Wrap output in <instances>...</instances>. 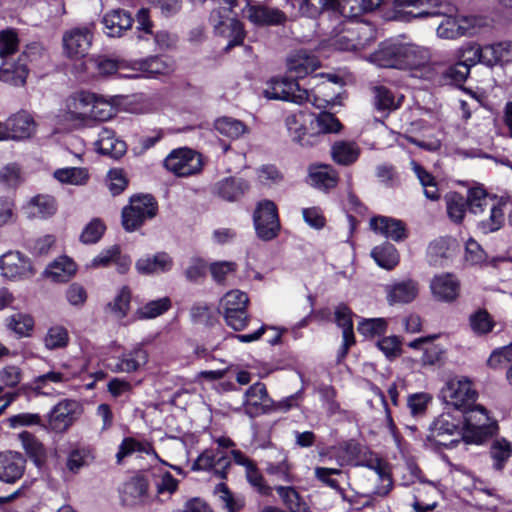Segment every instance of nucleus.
I'll list each match as a JSON object with an SVG mask.
<instances>
[{"label": "nucleus", "instance_id": "nucleus-1", "mask_svg": "<svg viewBox=\"0 0 512 512\" xmlns=\"http://www.w3.org/2000/svg\"><path fill=\"white\" fill-rule=\"evenodd\" d=\"M466 202L469 210L475 215H481L485 210L489 211V216L478 223V227L483 233L500 229L504 222L503 204L489 195L483 187L476 186L469 189Z\"/></svg>", "mask_w": 512, "mask_h": 512}, {"label": "nucleus", "instance_id": "nucleus-2", "mask_svg": "<svg viewBox=\"0 0 512 512\" xmlns=\"http://www.w3.org/2000/svg\"><path fill=\"white\" fill-rule=\"evenodd\" d=\"M370 59L385 68L406 69L420 64L418 47L403 43H382Z\"/></svg>", "mask_w": 512, "mask_h": 512}, {"label": "nucleus", "instance_id": "nucleus-3", "mask_svg": "<svg viewBox=\"0 0 512 512\" xmlns=\"http://www.w3.org/2000/svg\"><path fill=\"white\" fill-rule=\"evenodd\" d=\"M94 93L80 91L70 95L57 114V123L72 130L90 128V106Z\"/></svg>", "mask_w": 512, "mask_h": 512}, {"label": "nucleus", "instance_id": "nucleus-4", "mask_svg": "<svg viewBox=\"0 0 512 512\" xmlns=\"http://www.w3.org/2000/svg\"><path fill=\"white\" fill-rule=\"evenodd\" d=\"M249 297L238 289L228 291L219 304V311L223 315L227 326L234 331H242L249 323L248 314Z\"/></svg>", "mask_w": 512, "mask_h": 512}, {"label": "nucleus", "instance_id": "nucleus-5", "mask_svg": "<svg viewBox=\"0 0 512 512\" xmlns=\"http://www.w3.org/2000/svg\"><path fill=\"white\" fill-rule=\"evenodd\" d=\"M158 205L151 195H138L130 199L129 206L122 209V225L127 232H133L141 227L145 221L154 218Z\"/></svg>", "mask_w": 512, "mask_h": 512}, {"label": "nucleus", "instance_id": "nucleus-6", "mask_svg": "<svg viewBox=\"0 0 512 512\" xmlns=\"http://www.w3.org/2000/svg\"><path fill=\"white\" fill-rule=\"evenodd\" d=\"M464 418L463 439L469 443H482L494 431L486 409L475 402L467 410H460Z\"/></svg>", "mask_w": 512, "mask_h": 512}, {"label": "nucleus", "instance_id": "nucleus-7", "mask_svg": "<svg viewBox=\"0 0 512 512\" xmlns=\"http://www.w3.org/2000/svg\"><path fill=\"white\" fill-rule=\"evenodd\" d=\"M463 439L459 421L450 413H442L430 426L427 440L437 446L452 448Z\"/></svg>", "mask_w": 512, "mask_h": 512}, {"label": "nucleus", "instance_id": "nucleus-8", "mask_svg": "<svg viewBox=\"0 0 512 512\" xmlns=\"http://www.w3.org/2000/svg\"><path fill=\"white\" fill-rule=\"evenodd\" d=\"M263 94L267 99L302 104L309 99V92L300 87L296 79L273 78L267 82Z\"/></svg>", "mask_w": 512, "mask_h": 512}, {"label": "nucleus", "instance_id": "nucleus-9", "mask_svg": "<svg viewBox=\"0 0 512 512\" xmlns=\"http://www.w3.org/2000/svg\"><path fill=\"white\" fill-rule=\"evenodd\" d=\"M93 31L90 26H77L62 35L63 54L72 60L84 58L92 45Z\"/></svg>", "mask_w": 512, "mask_h": 512}, {"label": "nucleus", "instance_id": "nucleus-10", "mask_svg": "<svg viewBox=\"0 0 512 512\" xmlns=\"http://www.w3.org/2000/svg\"><path fill=\"white\" fill-rule=\"evenodd\" d=\"M253 221L256 234L260 239L270 241L277 237L280 221L274 202L270 200L259 202L254 211Z\"/></svg>", "mask_w": 512, "mask_h": 512}, {"label": "nucleus", "instance_id": "nucleus-11", "mask_svg": "<svg viewBox=\"0 0 512 512\" xmlns=\"http://www.w3.org/2000/svg\"><path fill=\"white\" fill-rule=\"evenodd\" d=\"M165 168L178 177L195 175L202 170L201 156L192 149L178 148L164 160Z\"/></svg>", "mask_w": 512, "mask_h": 512}, {"label": "nucleus", "instance_id": "nucleus-12", "mask_svg": "<svg viewBox=\"0 0 512 512\" xmlns=\"http://www.w3.org/2000/svg\"><path fill=\"white\" fill-rule=\"evenodd\" d=\"M444 402L456 410H467L476 401V391L467 379H451L441 390Z\"/></svg>", "mask_w": 512, "mask_h": 512}, {"label": "nucleus", "instance_id": "nucleus-13", "mask_svg": "<svg viewBox=\"0 0 512 512\" xmlns=\"http://www.w3.org/2000/svg\"><path fill=\"white\" fill-rule=\"evenodd\" d=\"M244 1L246 5L242 9V15L256 26L284 25L288 20L287 15L279 8L254 4L251 0Z\"/></svg>", "mask_w": 512, "mask_h": 512}, {"label": "nucleus", "instance_id": "nucleus-14", "mask_svg": "<svg viewBox=\"0 0 512 512\" xmlns=\"http://www.w3.org/2000/svg\"><path fill=\"white\" fill-rule=\"evenodd\" d=\"M210 21L213 24L215 34L229 39L226 50L243 44L246 31L244 24L240 20L229 18L227 21H224L221 10L215 9L210 14Z\"/></svg>", "mask_w": 512, "mask_h": 512}, {"label": "nucleus", "instance_id": "nucleus-15", "mask_svg": "<svg viewBox=\"0 0 512 512\" xmlns=\"http://www.w3.org/2000/svg\"><path fill=\"white\" fill-rule=\"evenodd\" d=\"M81 412V406L76 400H61L48 415L49 427L58 433L65 432L76 421Z\"/></svg>", "mask_w": 512, "mask_h": 512}, {"label": "nucleus", "instance_id": "nucleus-16", "mask_svg": "<svg viewBox=\"0 0 512 512\" xmlns=\"http://www.w3.org/2000/svg\"><path fill=\"white\" fill-rule=\"evenodd\" d=\"M1 275L10 280H21L34 274L29 258L19 251H9L0 257Z\"/></svg>", "mask_w": 512, "mask_h": 512}, {"label": "nucleus", "instance_id": "nucleus-17", "mask_svg": "<svg viewBox=\"0 0 512 512\" xmlns=\"http://www.w3.org/2000/svg\"><path fill=\"white\" fill-rule=\"evenodd\" d=\"M5 140H25L30 138L36 130V123L26 111H19L2 123Z\"/></svg>", "mask_w": 512, "mask_h": 512}, {"label": "nucleus", "instance_id": "nucleus-18", "mask_svg": "<svg viewBox=\"0 0 512 512\" xmlns=\"http://www.w3.org/2000/svg\"><path fill=\"white\" fill-rule=\"evenodd\" d=\"M312 114L298 111L291 113L285 118V126L292 138V140L301 146H313L315 141L312 138L310 126L306 127L309 123Z\"/></svg>", "mask_w": 512, "mask_h": 512}, {"label": "nucleus", "instance_id": "nucleus-19", "mask_svg": "<svg viewBox=\"0 0 512 512\" xmlns=\"http://www.w3.org/2000/svg\"><path fill=\"white\" fill-rule=\"evenodd\" d=\"M454 11L455 7L445 5L444 9L420 11L414 15V18L442 15L443 19L437 27V35L444 39H454L460 37L461 32L465 30V28L458 26L457 18L453 17Z\"/></svg>", "mask_w": 512, "mask_h": 512}, {"label": "nucleus", "instance_id": "nucleus-20", "mask_svg": "<svg viewBox=\"0 0 512 512\" xmlns=\"http://www.w3.org/2000/svg\"><path fill=\"white\" fill-rule=\"evenodd\" d=\"M386 299L389 305L408 304L419 294V283L414 279H404L385 286Z\"/></svg>", "mask_w": 512, "mask_h": 512}, {"label": "nucleus", "instance_id": "nucleus-21", "mask_svg": "<svg viewBox=\"0 0 512 512\" xmlns=\"http://www.w3.org/2000/svg\"><path fill=\"white\" fill-rule=\"evenodd\" d=\"M320 67V60L311 51L300 49L287 58V71L295 78H304Z\"/></svg>", "mask_w": 512, "mask_h": 512}, {"label": "nucleus", "instance_id": "nucleus-22", "mask_svg": "<svg viewBox=\"0 0 512 512\" xmlns=\"http://www.w3.org/2000/svg\"><path fill=\"white\" fill-rule=\"evenodd\" d=\"M24 469L25 459L20 453L0 454V481L14 483L22 477Z\"/></svg>", "mask_w": 512, "mask_h": 512}, {"label": "nucleus", "instance_id": "nucleus-23", "mask_svg": "<svg viewBox=\"0 0 512 512\" xmlns=\"http://www.w3.org/2000/svg\"><path fill=\"white\" fill-rule=\"evenodd\" d=\"M250 188L249 183L243 178L227 177L218 181L213 188V193L226 201H237Z\"/></svg>", "mask_w": 512, "mask_h": 512}, {"label": "nucleus", "instance_id": "nucleus-24", "mask_svg": "<svg viewBox=\"0 0 512 512\" xmlns=\"http://www.w3.org/2000/svg\"><path fill=\"white\" fill-rule=\"evenodd\" d=\"M430 288L438 300L451 302L458 297L460 284L452 274H441L431 280Z\"/></svg>", "mask_w": 512, "mask_h": 512}, {"label": "nucleus", "instance_id": "nucleus-25", "mask_svg": "<svg viewBox=\"0 0 512 512\" xmlns=\"http://www.w3.org/2000/svg\"><path fill=\"white\" fill-rule=\"evenodd\" d=\"M268 401V392L265 384L256 382L244 394L243 408L250 417L260 415Z\"/></svg>", "mask_w": 512, "mask_h": 512}, {"label": "nucleus", "instance_id": "nucleus-26", "mask_svg": "<svg viewBox=\"0 0 512 512\" xmlns=\"http://www.w3.org/2000/svg\"><path fill=\"white\" fill-rule=\"evenodd\" d=\"M370 226L376 233L393 241H401L407 237L405 225L398 219L378 216L371 219Z\"/></svg>", "mask_w": 512, "mask_h": 512}, {"label": "nucleus", "instance_id": "nucleus-27", "mask_svg": "<svg viewBox=\"0 0 512 512\" xmlns=\"http://www.w3.org/2000/svg\"><path fill=\"white\" fill-rule=\"evenodd\" d=\"M148 352L137 345L131 351L123 353L112 368L113 372L132 373L138 371L148 362Z\"/></svg>", "mask_w": 512, "mask_h": 512}, {"label": "nucleus", "instance_id": "nucleus-28", "mask_svg": "<svg viewBox=\"0 0 512 512\" xmlns=\"http://www.w3.org/2000/svg\"><path fill=\"white\" fill-rule=\"evenodd\" d=\"M95 146L98 152L113 158H119L126 152L125 142L116 138L114 131L107 127L99 132Z\"/></svg>", "mask_w": 512, "mask_h": 512}, {"label": "nucleus", "instance_id": "nucleus-29", "mask_svg": "<svg viewBox=\"0 0 512 512\" xmlns=\"http://www.w3.org/2000/svg\"><path fill=\"white\" fill-rule=\"evenodd\" d=\"M102 22L109 37H120L132 27L133 19L125 10H113L105 14Z\"/></svg>", "mask_w": 512, "mask_h": 512}, {"label": "nucleus", "instance_id": "nucleus-30", "mask_svg": "<svg viewBox=\"0 0 512 512\" xmlns=\"http://www.w3.org/2000/svg\"><path fill=\"white\" fill-rule=\"evenodd\" d=\"M310 130L312 138L317 143L318 139L326 133H337L341 130L342 125L339 120L329 112H321L319 115L312 114L310 121Z\"/></svg>", "mask_w": 512, "mask_h": 512}, {"label": "nucleus", "instance_id": "nucleus-31", "mask_svg": "<svg viewBox=\"0 0 512 512\" xmlns=\"http://www.w3.org/2000/svg\"><path fill=\"white\" fill-rule=\"evenodd\" d=\"M71 378V375L67 372L51 370L45 374L35 377L31 382L29 389L35 395L49 396L52 395V390L49 388L50 383H66L70 381Z\"/></svg>", "mask_w": 512, "mask_h": 512}, {"label": "nucleus", "instance_id": "nucleus-32", "mask_svg": "<svg viewBox=\"0 0 512 512\" xmlns=\"http://www.w3.org/2000/svg\"><path fill=\"white\" fill-rule=\"evenodd\" d=\"M171 267L172 259L163 252L142 257L135 264L136 270L144 275L163 273L169 271Z\"/></svg>", "mask_w": 512, "mask_h": 512}, {"label": "nucleus", "instance_id": "nucleus-33", "mask_svg": "<svg viewBox=\"0 0 512 512\" xmlns=\"http://www.w3.org/2000/svg\"><path fill=\"white\" fill-rule=\"evenodd\" d=\"M361 453L360 445L351 440L335 447L329 448L327 457L335 459L339 466L355 465Z\"/></svg>", "mask_w": 512, "mask_h": 512}, {"label": "nucleus", "instance_id": "nucleus-34", "mask_svg": "<svg viewBox=\"0 0 512 512\" xmlns=\"http://www.w3.org/2000/svg\"><path fill=\"white\" fill-rule=\"evenodd\" d=\"M454 241L440 237L432 241L427 248V261L432 266H444L452 256Z\"/></svg>", "mask_w": 512, "mask_h": 512}, {"label": "nucleus", "instance_id": "nucleus-35", "mask_svg": "<svg viewBox=\"0 0 512 512\" xmlns=\"http://www.w3.org/2000/svg\"><path fill=\"white\" fill-rule=\"evenodd\" d=\"M309 179L314 187L329 190L337 185L338 175L330 165L321 164L310 167Z\"/></svg>", "mask_w": 512, "mask_h": 512}, {"label": "nucleus", "instance_id": "nucleus-36", "mask_svg": "<svg viewBox=\"0 0 512 512\" xmlns=\"http://www.w3.org/2000/svg\"><path fill=\"white\" fill-rule=\"evenodd\" d=\"M76 272V264L67 256L57 258L45 270V275L51 281L64 283L71 279Z\"/></svg>", "mask_w": 512, "mask_h": 512}, {"label": "nucleus", "instance_id": "nucleus-37", "mask_svg": "<svg viewBox=\"0 0 512 512\" xmlns=\"http://www.w3.org/2000/svg\"><path fill=\"white\" fill-rule=\"evenodd\" d=\"M26 53L18 58V61L9 67L0 68V80L13 86H23L28 76V68L26 66Z\"/></svg>", "mask_w": 512, "mask_h": 512}, {"label": "nucleus", "instance_id": "nucleus-38", "mask_svg": "<svg viewBox=\"0 0 512 512\" xmlns=\"http://www.w3.org/2000/svg\"><path fill=\"white\" fill-rule=\"evenodd\" d=\"M352 34L356 35L351 39H348L346 44H343L345 36L339 37L340 48L344 50H361L365 49L370 42L375 40V32L370 25L361 24L357 28L353 29Z\"/></svg>", "mask_w": 512, "mask_h": 512}, {"label": "nucleus", "instance_id": "nucleus-39", "mask_svg": "<svg viewBox=\"0 0 512 512\" xmlns=\"http://www.w3.org/2000/svg\"><path fill=\"white\" fill-rule=\"evenodd\" d=\"M360 152V147L355 142L349 141H337L331 148L333 161L344 166H348L356 162Z\"/></svg>", "mask_w": 512, "mask_h": 512}, {"label": "nucleus", "instance_id": "nucleus-40", "mask_svg": "<svg viewBox=\"0 0 512 512\" xmlns=\"http://www.w3.org/2000/svg\"><path fill=\"white\" fill-rule=\"evenodd\" d=\"M337 324L343 329V345L341 355L344 357L351 345L355 343L351 310L345 305H339L335 311Z\"/></svg>", "mask_w": 512, "mask_h": 512}, {"label": "nucleus", "instance_id": "nucleus-41", "mask_svg": "<svg viewBox=\"0 0 512 512\" xmlns=\"http://www.w3.org/2000/svg\"><path fill=\"white\" fill-rule=\"evenodd\" d=\"M276 492L290 512H312L310 506L292 486H276Z\"/></svg>", "mask_w": 512, "mask_h": 512}, {"label": "nucleus", "instance_id": "nucleus-42", "mask_svg": "<svg viewBox=\"0 0 512 512\" xmlns=\"http://www.w3.org/2000/svg\"><path fill=\"white\" fill-rule=\"evenodd\" d=\"M56 211L55 199L49 195H37L27 205V214L30 218H46Z\"/></svg>", "mask_w": 512, "mask_h": 512}, {"label": "nucleus", "instance_id": "nucleus-43", "mask_svg": "<svg viewBox=\"0 0 512 512\" xmlns=\"http://www.w3.org/2000/svg\"><path fill=\"white\" fill-rule=\"evenodd\" d=\"M115 106L107 99L94 94L93 104L90 106V127H93L97 122H104L110 120L116 114Z\"/></svg>", "mask_w": 512, "mask_h": 512}, {"label": "nucleus", "instance_id": "nucleus-44", "mask_svg": "<svg viewBox=\"0 0 512 512\" xmlns=\"http://www.w3.org/2000/svg\"><path fill=\"white\" fill-rule=\"evenodd\" d=\"M411 168L423 187L425 197L432 201L438 200L440 192L435 177L416 161H411Z\"/></svg>", "mask_w": 512, "mask_h": 512}, {"label": "nucleus", "instance_id": "nucleus-45", "mask_svg": "<svg viewBox=\"0 0 512 512\" xmlns=\"http://www.w3.org/2000/svg\"><path fill=\"white\" fill-rule=\"evenodd\" d=\"M372 91L374 94L375 107L381 111L396 110L403 99L402 95L396 97L395 94L385 86H375Z\"/></svg>", "mask_w": 512, "mask_h": 512}, {"label": "nucleus", "instance_id": "nucleus-46", "mask_svg": "<svg viewBox=\"0 0 512 512\" xmlns=\"http://www.w3.org/2000/svg\"><path fill=\"white\" fill-rule=\"evenodd\" d=\"M371 256L380 267L387 270L393 269L399 262V254L390 243L374 247Z\"/></svg>", "mask_w": 512, "mask_h": 512}, {"label": "nucleus", "instance_id": "nucleus-47", "mask_svg": "<svg viewBox=\"0 0 512 512\" xmlns=\"http://www.w3.org/2000/svg\"><path fill=\"white\" fill-rule=\"evenodd\" d=\"M19 439L26 453L37 466H40L45 459V448L43 444L31 433L23 431L19 434Z\"/></svg>", "mask_w": 512, "mask_h": 512}, {"label": "nucleus", "instance_id": "nucleus-48", "mask_svg": "<svg viewBox=\"0 0 512 512\" xmlns=\"http://www.w3.org/2000/svg\"><path fill=\"white\" fill-rule=\"evenodd\" d=\"M338 4V0H300L299 12L302 16L316 18L325 10L336 9Z\"/></svg>", "mask_w": 512, "mask_h": 512}, {"label": "nucleus", "instance_id": "nucleus-49", "mask_svg": "<svg viewBox=\"0 0 512 512\" xmlns=\"http://www.w3.org/2000/svg\"><path fill=\"white\" fill-rule=\"evenodd\" d=\"M134 452L153 454L156 458H158V455L156 454L155 450L153 449V446L150 443L140 442L135 440L134 438L128 437L125 438L119 446V451L116 454L118 463H120L123 458L131 455Z\"/></svg>", "mask_w": 512, "mask_h": 512}, {"label": "nucleus", "instance_id": "nucleus-50", "mask_svg": "<svg viewBox=\"0 0 512 512\" xmlns=\"http://www.w3.org/2000/svg\"><path fill=\"white\" fill-rule=\"evenodd\" d=\"M333 476H338L341 480L348 479L346 473L340 469L325 467L315 468V477L325 485L338 491L342 495V498L346 499V496L340 487V480L337 478H333Z\"/></svg>", "mask_w": 512, "mask_h": 512}, {"label": "nucleus", "instance_id": "nucleus-51", "mask_svg": "<svg viewBox=\"0 0 512 512\" xmlns=\"http://www.w3.org/2000/svg\"><path fill=\"white\" fill-rule=\"evenodd\" d=\"M215 129L222 135L236 139L246 131V125L240 120L231 117H221L215 121Z\"/></svg>", "mask_w": 512, "mask_h": 512}, {"label": "nucleus", "instance_id": "nucleus-52", "mask_svg": "<svg viewBox=\"0 0 512 512\" xmlns=\"http://www.w3.org/2000/svg\"><path fill=\"white\" fill-rule=\"evenodd\" d=\"M54 177L61 183L83 185L88 181L89 173L85 168L69 167L56 170Z\"/></svg>", "mask_w": 512, "mask_h": 512}, {"label": "nucleus", "instance_id": "nucleus-53", "mask_svg": "<svg viewBox=\"0 0 512 512\" xmlns=\"http://www.w3.org/2000/svg\"><path fill=\"white\" fill-rule=\"evenodd\" d=\"M215 494L218 496L224 509L227 512H239L245 505L244 498L234 495L226 484L220 483L215 488Z\"/></svg>", "mask_w": 512, "mask_h": 512}, {"label": "nucleus", "instance_id": "nucleus-54", "mask_svg": "<svg viewBox=\"0 0 512 512\" xmlns=\"http://www.w3.org/2000/svg\"><path fill=\"white\" fill-rule=\"evenodd\" d=\"M171 307V301L168 297L150 301L140 307L137 312L138 319H152L165 313Z\"/></svg>", "mask_w": 512, "mask_h": 512}, {"label": "nucleus", "instance_id": "nucleus-55", "mask_svg": "<svg viewBox=\"0 0 512 512\" xmlns=\"http://www.w3.org/2000/svg\"><path fill=\"white\" fill-rule=\"evenodd\" d=\"M469 323L472 331L477 335H486L491 332L495 326L491 315L485 309H479L471 314Z\"/></svg>", "mask_w": 512, "mask_h": 512}, {"label": "nucleus", "instance_id": "nucleus-56", "mask_svg": "<svg viewBox=\"0 0 512 512\" xmlns=\"http://www.w3.org/2000/svg\"><path fill=\"white\" fill-rule=\"evenodd\" d=\"M7 327L20 337L30 335L34 327V320L30 315L16 313L7 318Z\"/></svg>", "mask_w": 512, "mask_h": 512}, {"label": "nucleus", "instance_id": "nucleus-57", "mask_svg": "<svg viewBox=\"0 0 512 512\" xmlns=\"http://www.w3.org/2000/svg\"><path fill=\"white\" fill-rule=\"evenodd\" d=\"M92 459L93 457L88 448L76 447L69 452L66 467L70 472L77 473L81 468L87 466Z\"/></svg>", "mask_w": 512, "mask_h": 512}, {"label": "nucleus", "instance_id": "nucleus-58", "mask_svg": "<svg viewBox=\"0 0 512 512\" xmlns=\"http://www.w3.org/2000/svg\"><path fill=\"white\" fill-rule=\"evenodd\" d=\"M266 473L287 483L294 482V476L291 473V466L284 454H280V459L278 461L267 462Z\"/></svg>", "mask_w": 512, "mask_h": 512}, {"label": "nucleus", "instance_id": "nucleus-59", "mask_svg": "<svg viewBox=\"0 0 512 512\" xmlns=\"http://www.w3.org/2000/svg\"><path fill=\"white\" fill-rule=\"evenodd\" d=\"M466 199L459 193H451L446 196V207L449 218L459 223L463 220L466 207H467Z\"/></svg>", "mask_w": 512, "mask_h": 512}, {"label": "nucleus", "instance_id": "nucleus-60", "mask_svg": "<svg viewBox=\"0 0 512 512\" xmlns=\"http://www.w3.org/2000/svg\"><path fill=\"white\" fill-rule=\"evenodd\" d=\"M490 454L494 461V467L501 470L512 454L511 444L505 439H496L490 447Z\"/></svg>", "mask_w": 512, "mask_h": 512}, {"label": "nucleus", "instance_id": "nucleus-61", "mask_svg": "<svg viewBox=\"0 0 512 512\" xmlns=\"http://www.w3.org/2000/svg\"><path fill=\"white\" fill-rule=\"evenodd\" d=\"M68 342V332L62 326L51 327L44 337L45 347L49 350L66 347Z\"/></svg>", "mask_w": 512, "mask_h": 512}, {"label": "nucleus", "instance_id": "nucleus-62", "mask_svg": "<svg viewBox=\"0 0 512 512\" xmlns=\"http://www.w3.org/2000/svg\"><path fill=\"white\" fill-rule=\"evenodd\" d=\"M19 38L15 30L6 29L0 31V57H6L17 52Z\"/></svg>", "mask_w": 512, "mask_h": 512}, {"label": "nucleus", "instance_id": "nucleus-63", "mask_svg": "<svg viewBox=\"0 0 512 512\" xmlns=\"http://www.w3.org/2000/svg\"><path fill=\"white\" fill-rule=\"evenodd\" d=\"M105 229L104 223L100 219L95 218L86 225L80 239L83 243L94 244L100 240Z\"/></svg>", "mask_w": 512, "mask_h": 512}, {"label": "nucleus", "instance_id": "nucleus-64", "mask_svg": "<svg viewBox=\"0 0 512 512\" xmlns=\"http://www.w3.org/2000/svg\"><path fill=\"white\" fill-rule=\"evenodd\" d=\"M209 269L213 280L222 284L229 275L235 273L237 264L232 261H219L212 263Z\"/></svg>", "mask_w": 512, "mask_h": 512}]
</instances>
